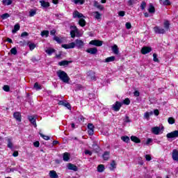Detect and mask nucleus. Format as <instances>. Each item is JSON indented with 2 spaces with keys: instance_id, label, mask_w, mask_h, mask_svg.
<instances>
[{
  "instance_id": "37998d69",
  "label": "nucleus",
  "mask_w": 178,
  "mask_h": 178,
  "mask_svg": "<svg viewBox=\"0 0 178 178\" xmlns=\"http://www.w3.org/2000/svg\"><path fill=\"white\" fill-rule=\"evenodd\" d=\"M0 17L3 20H5V19H8V17H10V15H9V13H4V14L1 15L0 16Z\"/></svg>"
},
{
  "instance_id": "680f3d73",
  "label": "nucleus",
  "mask_w": 178,
  "mask_h": 178,
  "mask_svg": "<svg viewBox=\"0 0 178 178\" xmlns=\"http://www.w3.org/2000/svg\"><path fill=\"white\" fill-rule=\"evenodd\" d=\"M134 3V0H129L127 5L128 6H133Z\"/></svg>"
},
{
  "instance_id": "774afa93",
  "label": "nucleus",
  "mask_w": 178,
  "mask_h": 178,
  "mask_svg": "<svg viewBox=\"0 0 178 178\" xmlns=\"http://www.w3.org/2000/svg\"><path fill=\"white\" fill-rule=\"evenodd\" d=\"M134 97H140V92L138 90H135L134 92Z\"/></svg>"
},
{
  "instance_id": "4be33fe9",
  "label": "nucleus",
  "mask_w": 178,
  "mask_h": 178,
  "mask_svg": "<svg viewBox=\"0 0 178 178\" xmlns=\"http://www.w3.org/2000/svg\"><path fill=\"white\" fill-rule=\"evenodd\" d=\"M131 140L133 141V143H135L136 144H140V143H141V140L136 136H131Z\"/></svg>"
},
{
  "instance_id": "8fccbe9b",
  "label": "nucleus",
  "mask_w": 178,
  "mask_h": 178,
  "mask_svg": "<svg viewBox=\"0 0 178 178\" xmlns=\"http://www.w3.org/2000/svg\"><path fill=\"white\" fill-rule=\"evenodd\" d=\"M92 147L94 148L95 152H98L100 149L99 146H98L97 144H93Z\"/></svg>"
},
{
  "instance_id": "5701e85b",
  "label": "nucleus",
  "mask_w": 178,
  "mask_h": 178,
  "mask_svg": "<svg viewBox=\"0 0 178 178\" xmlns=\"http://www.w3.org/2000/svg\"><path fill=\"white\" fill-rule=\"evenodd\" d=\"M40 3L42 8H49L51 6V4L48 1H45L44 0L40 1Z\"/></svg>"
},
{
  "instance_id": "cd10ccee",
  "label": "nucleus",
  "mask_w": 178,
  "mask_h": 178,
  "mask_svg": "<svg viewBox=\"0 0 178 178\" xmlns=\"http://www.w3.org/2000/svg\"><path fill=\"white\" fill-rule=\"evenodd\" d=\"M56 50H55V49L54 48H49L47 50H45L46 54H47V55H49V56H51V55H52V54H55Z\"/></svg>"
},
{
  "instance_id": "2eb2a0df",
  "label": "nucleus",
  "mask_w": 178,
  "mask_h": 178,
  "mask_svg": "<svg viewBox=\"0 0 178 178\" xmlns=\"http://www.w3.org/2000/svg\"><path fill=\"white\" fill-rule=\"evenodd\" d=\"M86 52L90 54V55H95L98 53V49L97 47L88 48L86 50Z\"/></svg>"
},
{
  "instance_id": "6e6552de",
  "label": "nucleus",
  "mask_w": 178,
  "mask_h": 178,
  "mask_svg": "<svg viewBox=\"0 0 178 178\" xmlns=\"http://www.w3.org/2000/svg\"><path fill=\"white\" fill-rule=\"evenodd\" d=\"M167 138H178V130L170 132L166 134Z\"/></svg>"
},
{
  "instance_id": "13d9d810",
  "label": "nucleus",
  "mask_w": 178,
  "mask_h": 178,
  "mask_svg": "<svg viewBox=\"0 0 178 178\" xmlns=\"http://www.w3.org/2000/svg\"><path fill=\"white\" fill-rule=\"evenodd\" d=\"M125 26H126V29H127V30H130V29H131V23H130V22H127V23L125 24Z\"/></svg>"
},
{
  "instance_id": "f3484780",
  "label": "nucleus",
  "mask_w": 178,
  "mask_h": 178,
  "mask_svg": "<svg viewBox=\"0 0 178 178\" xmlns=\"http://www.w3.org/2000/svg\"><path fill=\"white\" fill-rule=\"evenodd\" d=\"M13 118L17 122H22V114L20 112H15L13 113Z\"/></svg>"
},
{
  "instance_id": "0eeeda50",
  "label": "nucleus",
  "mask_w": 178,
  "mask_h": 178,
  "mask_svg": "<svg viewBox=\"0 0 178 178\" xmlns=\"http://www.w3.org/2000/svg\"><path fill=\"white\" fill-rule=\"evenodd\" d=\"M152 51V47L145 46L141 49L140 52L143 55H147V54H149Z\"/></svg>"
},
{
  "instance_id": "338daca9",
  "label": "nucleus",
  "mask_w": 178,
  "mask_h": 178,
  "mask_svg": "<svg viewBox=\"0 0 178 178\" xmlns=\"http://www.w3.org/2000/svg\"><path fill=\"white\" fill-rule=\"evenodd\" d=\"M31 60V62H33V63H35L38 62V59L35 57H32Z\"/></svg>"
},
{
  "instance_id": "f8f14e48",
  "label": "nucleus",
  "mask_w": 178,
  "mask_h": 178,
  "mask_svg": "<svg viewBox=\"0 0 178 178\" xmlns=\"http://www.w3.org/2000/svg\"><path fill=\"white\" fill-rule=\"evenodd\" d=\"M62 48H64L65 49H72L76 47V44H74V42H72L70 44H63L61 45Z\"/></svg>"
},
{
  "instance_id": "f704fd0d",
  "label": "nucleus",
  "mask_w": 178,
  "mask_h": 178,
  "mask_svg": "<svg viewBox=\"0 0 178 178\" xmlns=\"http://www.w3.org/2000/svg\"><path fill=\"white\" fill-rule=\"evenodd\" d=\"M115 59V56H110L105 59V62L106 63H109V62H114Z\"/></svg>"
},
{
  "instance_id": "e2e57ef3",
  "label": "nucleus",
  "mask_w": 178,
  "mask_h": 178,
  "mask_svg": "<svg viewBox=\"0 0 178 178\" xmlns=\"http://www.w3.org/2000/svg\"><path fill=\"white\" fill-rule=\"evenodd\" d=\"M78 120L79 122H84V120H86V118H84L83 115H81L78 118Z\"/></svg>"
},
{
  "instance_id": "a18cd8bd",
  "label": "nucleus",
  "mask_w": 178,
  "mask_h": 178,
  "mask_svg": "<svg viewBox=\"0 0 178 178\" xmlns=\"http://www.w3.org/2000/svg\"><path fill=\"white\" fill-rule=\"evenodd\" d=\"M84 2H86V0H74V3L77 5L79 3V5H83Z\"/></svg>"
},
{
  "instance_id": "9d476101",
  "label": "nucleus",
  "mask_w": 178,
  "mask_h": 178,
  "mask_svg": "<svg viewBox=\"0 0 178 178\" xmlns=\"http://www.w3.org/2000/svg\"><path fill=\"white\" fill-rule=\"evenodd\" d=\"M28 120L30 121L34 127H37V118L34 117V115H29Z\"/></svg>"
},
{
  "instance_id": "c9c22d12",
  "label": "nucleus",
  "mask_w": 178,
  "mask_h": 178,
  "mask_svg": "<svg viewBox=\"0 0 178 178\" xmlns=\"http://www.w3.org/2000/svg\"><path fill=\"white\" fill-rule=\"evenodd\" d=\"M148 12L149 13H155V7L154 6V5L152 4L149 5Z\"/></svg>"
},
{
  "instance_id": "4468645a",
  "label": "nucleus",
  "mask_w": 178,
  "mask_h": 178,
  "mask_svg": "<svg viewBox=\"0 0 178 178\" xmlns=\"http://www.w3.org/2000/svg\"><path fill=\"white\" fill-rule=\"evenodd\" d=\"M70 29H74V30L70 31V35L71 38H74V37H76V33H79V29H77L76 26H71Z\"/></svg>"
},
{
  "instance_id": "052dcab7",
  "label": "nucleus",
  "mask_w": 178,
  "mask_h": 178,
  "mask_svg": "<svg viewBox=\"0 0 178 178\" xmlns=\"http://www.w3.org/2000/svg\"><path fill=\"white\" fill-rule=\"evenodd\" d=\"M85 154L86 155H89L90 156H92V152L87 149V150H85Z\"/></svg>"
},
{
  "instance_id": "ddd939ff",
  "label": "nucleus",
  "mask_w": 178,
  "mask_h": 178,
  "mask_svg": "<svg viewBox=\"0 0 178 178\" xmlns=\"http://www.w3.org/2000/svg\"><path fill=\"white\" fill-rule=\"evenodd\" d=\"M58 105H62L63 106H65L67 109H72V106L70 105V103L60 100L58 102Z\"/></svg>"
},
{
  "instance_id": "3c124183",
  "label": "nucleus",
  "mask_w": 178,
  "mask_h": 178,
  "mask_svg": "<svg viewBox=\"0 0 178 178\" xmlns=\"http://www.w3.org/2000/svg\"><path fill=\"white\" fill-rule=\"evenodd\" d=\"M33 88H35V89L37 90H41V86H40V84H38V82H35V83H34Z\"/></svg>"
},
{
  "instance_id": "1a4fd4ad",
  "label": "nucleus",
  "mask_w": 178,
  "mask_h": 178,
  "mask_svg": "<svg viewBox=\"0 0 178 178\" xmlns=\"http://www.w3.org/2000/svg\"><path fill=\"white\" fill-rule=\"evenodd\" d=\"M74 44L75 47H76L78 49H81V48L84 47V42L80 39H76Z\"/></svg>"
},
{
  "instance_id": "49530a36",
  "label": "nucleus",
  "mask_w": 178,
  "mask_h": 178,
  "mask_svg": "<svg viewBox=\"0 0 178 178\" xmlns=\"http://www.w3.org/2000/svg\"><path fill=\"white\" fill-rule=\"evenodd\" d=\"M153 60L154 62H157V63H159V59L158 58V55L156 54H153Z\"/></svg>"
},
{
  "instance_id": "bb28decb",
  "label": "nucleus",
  "mask_w": 178,
  "mask_h": 178,
  "mask_svg": "<svg viewBox=\"0 0 178 178\" xmlns=\"http://www.w3.org/2000/svg\"><path fill=\"white\" fill-rule=\"evenodd\" d=\"M49 177L51 178H58L59 177V175L56 173V171L55 170H50L49 171Z\"/></svg>"
},
{
  "instance_id": "5fc2aeb1",
  "label": "nucleus",
  "mask_w": 178,
  "mask_h": 178,
  "mask_svg": "<svg viewBox=\"0 0 178 178\" xmlns=\"http://www.w3.org/2000/svg\"><path fill=\"white\" fill-rule=\"evenodd\" d=\"M123 104L124 105H130V99L126 98L123 100Z\"/></svg>"
},
{
  "instance_id": "79ce46f5",
  "label": "nucleus",
  "mask_w": 178,
  "mask_h": 178,
  "mask_svg": "<svg viewBox=\"0 0 178 178\" xmlns=\"http://www.w3.org/2000/svg\"><path fill=\"white\" fill-rule=\"evenodd\" d=\"M95 15V19H97V20H99V19H101L102 15H101V13H99V12L96 11L93 13Z\"/></svg>"
},
{
  "instance_id": "473e14b6",
  "label": "nucleus",
  "mask_w": 178,
  "mask_h": 178,
  "mask_svg": "<svg viewBox=\"0 0 178 178\" xmlns=\"http://www.w3.org/2000/svg\"><path fill=\"white\" fill-rule=\"evenodd\" d=\"M112 51L114 54H115L116 55H118V54H119V47H118V45L114 44L112 47Z\"/></svg>"
},
{
  "instance_id": "69168bd1",
  "label": "nucleus",
  "mask_w": 178,
  "mask_h": 178,
  "mask_svg": "<svg viewBox=\"0 0 178 178\" xmlns=\"http://www.w3.org/2000/svg\"><path fill=\"white\" fill-rule=\"evenodd\" d=\"M33 145L34 147H35L36 148H38V147H40V141H35L33 143Z\"/></svg>"
},
{
  "instance_id": "bf43d9fd",
  "label": "nucleus",
  "mask_w": 178,
  "mask_h": 178,
  "mask_svg": "<svg viewBox=\"0 0 178 178\" xmlns=\"http://www.w3.org/2000/svg\"><path fill=\"white\" fill-rule=\"evenodd\" d=\"M146 161H147L148 162H149V161H152V157H151V155L149 154H146L145 156Z\"/></svg>"
},
{
  "instance_id": "4d7b16f0",
  "label": "nucleus",
  "mask_w": 178,
  "mask_h": 178,
  "mask_svg": "<svg viewBox=\"0 0 178 178\" xmlns=\"http://www.w3.org/2000/svg\"><path fill=\"white\" fill-rule=\"evenodd\" d=\"M145 6H147V3H145V1H142L140 4V8L142 9V10H144V9H145Z\"/></svg>"
},
{
  "instance_id": "603ef678",
  "label": "nucleus",
  "mask_w": 178,
  "mask_h": 178,
  "mask_svg": "<svg viewBox=\"0 0 178 178\" xmlns=\"http://www.w3.org/2000/svg\"><path fill=\"white\" fill-rule=\"evenodd\" d=\"M10 52L12 55H17V49H16V47H13L10 49Z\"/></svg>"
},
{
  "instance_id": "20e7f679",
  "label": "nucleus",
  "mask_w": 178,
  "mask_h": 178,
  "mask_svg": "<svg viewBox=\"0 0 178 178\" xmlns=\"http://www.w3.org/2000/svg\"><path fill=\"white\" fill-rule=\"evenodd\" d=\"M95 129V126L92 123L88 124V136H94V129Z\"/></svg>"
},
{
  "instance_id": "09e8293b",
  "label": "nucleus",
  "mask_w": 178,
  "mask_h": 178,
  "mask_svg": "<svg viewBox=\"0 0 178 178\" xmlns=\"http://www.w3.org/2000/svg\"><path fill=\"white\" fill-rule=\"evenodd\" d=\"M39 134L43 140H45L46 141H48V140H49V136H45V135L42 134V133H40Z\"/></svg>"
},
{
  "instance_id": "0e129e2a",
  "label": "nucleus",
  "mask_w": 178,
  "mask_h": 178,
  "mask_svg": "<svg viewBox=\"0 0 178 178\" xmlns=\"http://www.w3.org/2000/svg\"><path fill=\"white\" fill-rule=\"evenodd\" d=\"M124 15H126V12H124V11H120L118 13V15L120 16L121 17H123L124 16Z\"/></svg>"
},
{
  "instance_id": "a19ab883",
  "label": "nucleus",
  "mask_w": 178,
  "mask_h": 178,
  "mask_svg": "<svg viewBox=\"0 0 178 178\" xmlns=\"http://www.w3.org/2000/svg\"><path fill=\"white\" fill-rule=\"evenodd\" d=\"M28 45H29V47L30 51L34 50V49H35V47H37V45H36L35 44H34V43H30V42H28Z\"/></svg>"
},
{
  "instance_id": "423d86ee",
  "label": "nucleus",
  "mask_w": 178,
  "mask_h": 178,
  "mask_svg": "<svg viewBox=\"0 0 178 178\" xmlns=\"http://www.w3.org/2000/svg\"><path fill=\"white\" fill-rule=\"evenodd\" d=\"M104 42L99 40H93L89 42L90 45H94L95 47H102Z\"/></svg>"
},
{
  "instance_id": "de8ad7c7",
  "label": "nucleus",
  "mask_w": 178,
  "mask_h": 178,
  "mask_svg": "<svg viewBox=\"0 0 178 178\" xmlns=\"http://www.w3.org/2000/svg\"><path fill=\"white\" fill-rule=\"evenodd\" d=\"M3 91H6V92H9L10 91V87L8 85H6L3 87Z\"/></svg>"
},
{
  "instance_id": "c03bdc74",
  "label": "nucleus",
  "mask_w": 178,
  "mask_h": 178,
  "mask_svg": "<svg viewBox=\"0 0 178 178\" xmlns=\"http://www.w3.org/2000/svg\"><path fill=\"white\" fill-rule=\"evenodd\" d=\"M168 122L169 124H175V123L176 122V120H175L173 117H170L168 118Z\"/></svg>"
},
{
  "instance_id": "dca6fc26",
  "label": "nucleus",
  "mask_w": 178,
  "mask_h": 178,
  "mask_svg": "<svg viewBox=\"0 0 178 178\" xmlns=\"http://www.w3.org/2000/svg\"><path fill=\"white\" fill-rule=\"evenodd\" d=\"M67 168L69 170H73L74 172L79 170V168H77L76 165L70 163L67 164Z\"/></svg>"
},
{
  "instance_id": "9b49d317",
  "label": "nucleus",
  "mask_w": 178,
  "mask_h": 178,
  "mask_svg": "<svg viewBox=\"0 0 178 178\" xmlns=\"http://www.w3.org/2000/svg\"><path fill=\"white\" fill-rule=\"evenodd\" d=\"M88 77H90V80L97 81V76H95V72L92 70H90L87 73Z\"/></svg>"
},
{
  "instance_id": "393cba45",
  "label": "nucleus",
  "mask_w": 178,
  "mask_h": 178,
  "mask_svg": "<svg viewBox=\"0 0 178 178\" xmlns=\"http://www.w3.org/2000/svg\"><path fill=\"white\" fill-rule=\"evenodd\" d=\"M172 159L173 161H176L178 162V150L177 149H174L172 151Z\"/></svg>"
},
{
  "instance_id": "f03ea898",
  "label": "nucleus",
  "mask_w": 178,
  "mask_h": 178,
  "mask_svg": "<svg viewBox=\"0 0 178 178\" xmlns=\"http://www.w3.org/2000/svg\"><path fill=\"white\" fill-rule=\"evenodd\" d=\"M57 76L62 81L63 83H65L66 84H69V81H70V77L69 75L65 72L62 70L57 71Z\"/></svg>"
},
{
  "instance_id": "ea45409f",
  "label": "nucleus",
  "mask_w": 178,
  "mask_h": 178,
  "mask_svg": "<svg viewBox=\"0 0 178 178\" xmlns=\"http://www.w3.org/2000/svg\"><path fill=\"white\" fill-rule=\"evenodd\" d=\"M121 140L124 141V143H128L130 141V138L127 136H121Z\"/></svg>"
},
{
  "instance_id": "39448f33",
  "label": "nucleus",
  "mask_w": 178,
  "mask_h": 178,
  "mask_svg": "<svg viewBox=\"0 0 178 178\" xmlns=\"http://www.w3.org/2000/svg\"><path fill=\"white\" fill-rule=\"evenodd\" d=\"M122 105L123 103L120 102H115V103L113 105V111H114L115 112H119Z\"/></svg>"
},
{
  "instance_id": "58836bf2",
  "label": "nucleus",
  "mask_w": 178,
  "mask_h": 178,
  "mask_svg": "<svg viewBox=\"0 0 178 178\" xmlns=\"http://www.w3.org/2000/svg\"><path fill=\"white\" fill-rule=\"evenodd\" d=\"M13 2L12 0H3V5L9 6V5H12Z\"/></svg>"
},
{
  "instance_id": "2f4dec72",
  "label": "nucleus",
  "mask_w": 178,
  "mask_h": 178,
  "mask_svg": "<svg viewBox=\"0 0 178 178\" xmlns=\"http://www.w3.org/2000/svg\"><path fill=\"white\" fill-rule=\"evenodd\" d=\"M110 165V170H115V169H116V161L115 160H113Z\"/></svg>"
},
{
  "instance_id": "864d4df0",
  "label": "nucleus",
  "mask_w": 178,
  "mask_h": 178,
  "mask_svg": "<svg viewBox=\"0 0 178 178\" xmlns=\"http://www.w3.org/2000/svg\"><path fill=\"white\" fill-rule=\"evenodd\" d=\"M36 14H37V11L35 10H31V11L29 12L30 17H33Z\"/></svg>"
},
{
  "instance_id": "6ab92c4d",
  "label": "nucleus",
  "mask_w": 178,
  "mask_h": 178,
  "mask_svg": "<svg viewBox=\"0 0 178 178\" xmlns=\"http://www.w3.org/2000/svg\"><path fill=\"white\" fill-rule=\"evenodd\" d=\"M159 3L163 6H170L172 5V3L169 0H159Z\"/></svg>"
},
{
  "instance_id": "b1692460",
  "label": "nucleus",
  "mask_w": 178,
  "mask_h": 178,
  "mask_svg": "<svg viewBox=\"0 0 178 178\" xmlns=\"http://www.w3.org/2000/svg\"><path fill=\"white\" fill-rule=\"evenodd\" d=\"M63 161H65V162H67L70 160V154H69L68 152H65L63 154Z\"/></svg>"
},
{
  "instance_id": "72a5a7b5",
  "label": "nucleus",
  "mask_w": 178,
  "mask_h": 178,
  "mask_svg": "<svg viewBox=\"0 0 178 178\" xmlns=\"http://www.w3.org/2000/svg\"><path fill=\"white\" fill-rule=\"evenodd\" d=\"M40 35L42 37H46L47 38V37L49 36V31H47V30L42 31Z\"/></svg>"
},
{
  "instance_id": "f257e3e1",
  "label": "nucleus",
  "mask_w": 178,
  "mask_h": 178,
  "mask_svg": "<svg viewBox=\"0 0 178 178\" xmlns=\"http://www.w3.org/2000/svg\"><path fill=\"white\" fill-rule=\"evenodd\" d=\"M72 15H73L74 19H76V17H78V19H80L79 20V26L81 27H85L86 24H87V22H86V19H84L86 17L83 15V13H79L77 11V10H76L75 11H74Z\"/></svg>"
},
{
  "instance_id": "7ed1b4c3",
  "label": "nucleus",
  "mask_w": 178,
  "mask_h": 178,
  "mask_svg": "<svg viewBox=\"0 0 178 178\" xmlns=\"http://www.w3.org/2000/svg\"><path fill=\"white\" fill-rule=\"evenodd\" d=\"M153 30L155 33V34H165L166 33V31L165 29L161 28L160 26H156L153 28Z\"/></svg>"
},
{
  "instance_id": "a211bd4d",
  "label": "nucleus",
  "mask_w": 178,
  "mask_h": 178,
  "mask_svg": "<svg viewBox=\"0 0 178 178\" xmlns=\"http://www.w3.org/2000/svg\"><path fill=\"white\" fill-rule=\"evenodd\" d=\"M160 132H161V127H154L152 128V133H153V134L158 136Z\"/></svg>"
},
{
  "instance_id": "a878e982",
  "label": "nucleus",
  "mask_w": 178,
  "mask_h": 178,
  "mask_svg": "<svg viewBox=\"0 0 178 178\" xmlns=\"http://www.w3.org/2000/svg\"><path fill=\"white\" fill-rule=\"evenodd\" d=\"M164 29L165 31H169L170 29V22L168 20H165L163 23Z\"/></svg>"
},
{
  "instance_id": "412c9836",
  "label": "nucleus",
  "mask_w": 178,
  "mask_h": 178,
  "mask_svg": "<svg viewBox=\"0 0 178 178\" xmlns=\"http://www.w3.org/2000/svg\"><path fill=\"white\" fill-rule=\"evenodd\" d=\"M73 61L72 60H62L58 62V66H67V65H69V63H72Z\"/></svg>"
},
{
  "instance_id": "c85d7f7f",
  "label": "nucleus",
  "mask_w": 178,
  "mask_h": 178,
  "mask_svg": "<svg viewBox=\"0 0 178 178\" xmlns=\"http://www.w3.org/2000/svg\"><path fill=\"white\" fill-rule=\"evenodd\" d=\"M152 115H154V112L153 111H150V112L147 111L144 114V118L147 120H149V117L152 116Z\"/></svg>"
},
{
  "instance_id": "7c9ffc66",
  "label": "nucleus",
  "mask_w": 178,
  "mask_h": 178,
  "mask_svg": "<svg viewBox=\"0 0 178 178\" xmlns=\"http://www.w3.org/2000/svg\"><path fill=\"white\" fill-rule=\"evenodd\" d=\"M20 30V24H17L14 26V29L12 31V33L15 34V33H17Z\"/></svg>"
},
{
  "instance_id": "c756f323",
  "label": "nucleus",
  "mask_w": 178,
  "mask_h": 178,
  "mask_svg": "<svg viewBox=\"0 0 178 178\" xmlns=\"http://www.w3.org/2000/svg\"><path fill=\"white\" fill-rule=\"evenodd\" d=\"M104 170H105V165L104 164H99L97 166V172H99V173H102Z\"/></svg>"
},
{
  "instance_id": "e433bc0d",
  "label": "nucleus",
  "mask_w": 178,
  "mask_h": 178,
  "mask_svg": "<svg viewBox=\"0 0 178 178\" xmlns=\"http://www.w3.org/2000/svg\"><path fill=\"white\" fill-rule=\"evenodd\" d=\"M53 40L56 41L58 44H62V42H63V41H62V39H60V38L56 35H54V37L53 38Z\"/></svg>"
},
{
  "instance_id": "aec40b11",
  "label": "nucleus",
  "mask_w": 178,
  "mask_h": 178,
  "mask_svg": "<svg viewBox=\"0 0 178 178\" xmlns=\"http://www.w3.org/2000/svg\"><path fill=\"white\" fill-rule=\"evenodd\" d=\"M109 156H111V152H108V151L104 152L102 155V158L104 161H108Z\"/></svg>"
},
{
  "instance_id": "4c0bfd02",
  "label": "nucleus",
  "mask_w": 178,
  "mask_h": 178,
  "mask_svg": "<svg viewBox=\"0 0 178 178\" xmlns=\"http://www.w3.org/2000/svg\"><path fill=\"white\" fill-rule=\"evenodd\" d=\"M7 142H8V145H7L8 148H10V149H12V148H13V143H12V140L10 138H8L7 140Z\"/></svg>"
},
{
  "instance_id": "6e6d98bb",
  "label": "nucleus",
  "mask_w": 178,
  "mask_h": 178,
  "mask_svg": "<svg viewBox=\"0 0 178 178\" xmlns=\"http://www.w3.org/2000/svg\"><path fill=\"white\" fill-rule=\"evenodd\" d=\"M79 90H83V86L81 84L76 85L75 91H79Z\"/></svg>"
}]
</instances>
